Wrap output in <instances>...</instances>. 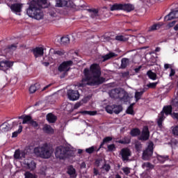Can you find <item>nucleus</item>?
<instances>
[{"mask_svg": "<svg viewBox=\"0 0 178 178\" xmlns=\"http://www.w3.org/2000/svg\"><path fill=\"white\" fill-rule=\"evenodd\" d=\"M84 79H82L79 87L84 86H98L105 81V79L101 77V67L98 64H92L90 69L85 68L83 70Z\"/></svg>", "mask_w": 178, "mask_h": 178, "instance_id": "f257e3e1", "label": "nucleus"}, {"mask_svg": "<svg viewBox=\"0 0 178 178\" xmlns=\"http://www.w3.org/2000/svg\"><path fill=\"white\" fill-rule=\"evenodd\" d=\"M47 3V0H33L29 3V6L26 9V14L29 17L35 20H41L44 19V12L41 10V8H44L43 5Z\"/></svg>", "mask_w": 178, "mask_h": 178, "instance_id": "f03ea898", "label": "nucleus"}, {"mask_svg": "<svg viewBox=\"0 0 178 178\" xmlns=\"http://www.w3.org/2000/svg\"><path fill=\"white\" fill-rule=\"evenodd\" d=\"M34 154L42 159H49L54 154V149L48 144L42 145L34 149Z\"/></svg>", "mask_w": 178, "mask_h": 178, "instance_id": "7ed1b4c3", "label": "nucleus"}, {"mask_svg": "<svg viewBox=\"0 0 178 178\" xmlns=\"http://www.w3.org/2000/svg\"><path fill=\"white\" fill-rule=\"evenodd\" d=\"M74 155V151L70 149L69 147H58L55 150V156L57 159H65Z\"/></svg>", "mask_w": 178, "mask_h": 178, "instance_id": "20e7f679", "label": "nucleus"}, {"mask_svg": "<svg viewBox=\"0 0 178 178\" xmlns=\"http://www.w3.org/2000/svg\"><path fill=\"white\" fill-rule=\"evenodd\" d=\"M110 97L111 98H120L122 102H127L129 101V95L124 91L120 89H114L110 92Z\"/></svg>", "mask_w": 178, "mask_h": 178, "instance_id": "39448f33", "label": "nucleus"}, {"mask_svg": "<svg viewBox=\"0 0 178 178\" xmlns=\"http://www.w3.org/2000/svg\"><path fill=\"white\" fill-rule=\"evenodd\" d=\"M172 113V106H164L163 111L159 115V119L157 120V124L159 127H162V122L165 120V114L166 115Z\"/></svg>", "mask_w": 178, "mask_h": 178, "instance_id": "423d86ee", "label": "nucleus"}, {"mask_svg": "<svg viewBox=\"0 0 178 178\" xmlns=\"http://www.w3.org/2000/svg\"><path fill=\"white\" fill-rule=\"evenodd\" d=\"M154 152V143L152 142H149L147 145V148L143 152L142 158L144 161H148L151 156H152V154Z\"/></svg>", "mask_w": 178, "mask_h": 178, "instance_id": "0eeeda50", "label": "nucleus"}, {"mask_svg": "<svg viewBox=\"0 0 178 178\" xmlns=\"http://www.w3.org/2000/svg\"><path fill=\"white\" fill-rule=\"evenodd\" d=\"M72 65H73V61L72 60L64 61L58 67V70L59 72H69V70H70V67Z\"/></svg>", "mask_w": 178, "mask_h": 178, "instance_id": "6e6552de", "label": "nucleus"}, {"mask_svg": "<svg viewBox=\"0 0 178 178\" xmlns=\"http://www.w3.org/2000/svg\"><path fill=\"white\" fill-rule=\"evenodd\" d=\"M67 97L70 101H77L80 98V93L77 90H69Z\"/></svg>", "mask_w": 178, "mask_h": 178, "instance_id": "1a4fd4ad", "label": "nucleus"}, {"mask_svg": "<svg viewBox=\"0 0 178 178\" xmlns=\"http://www.w3.org/2000/svg\"><path fill=\"white\" fill-rule=\"evenodd\" d=\"M17 126V122H14L13 124H9L8 122H4L2 124L0 127V130L3 132L5 133L6 131H9L10 130H12L13 129V126Z\"/></svg>", "mask_w": 178, "mask_h": 178, "instance_id": "9d476101", "label": "nucleus"}, {"mask_svg": "<svg viewBox=\"0 0 178 178\" xmlns=\"http://www.w3.org/2000/svg\"><path fill=\"white\" fill-rule=\"evenodd\" d=\"M120 154L122 161H129V158L131 156V152L129 148H124L121 149Z\"/></svg>", "mask_w": 178, "mask_h": 178, "instance_id": "9b49d317", "label": "nucleus"}, {"mask_svg": "<svg viewBox=\"0 0 178 178\" xmlns=\"http://www.w3.org/2000/svg\"><path fill=\"white\" fill-rule=\"evenodd\" d=\"M13 66V62L5 60L0 62V68L1 70H8Z\"/></svg>", "mask_w": 178, "mask_h": 178, "instance_id": "f8f14e48", "label": "nucleus"}, {"mask_svg": "<svg viewBox=\"0 0 178 178\" xmlns=\"http://www.w3.org/2000/svg\"><path fill=\"white\" fill-rule=\"evenodd\" d=\"M173 19H178V10L171 11L165 17L164 20L165 22H169L170 20H173Z\"/></svg>", "mask_w": 178, "mask_h": 178, "instance_id": "ddd939ff", "label": "nucleus"}, {"mask_svg": "<svg viewBox=\"0 0 178 178\" xmlns=\"http://www.w3.org/2000/svg\"><path fill=\"white\" fill-rule=\"evenodd\" d=\"M12 12L15 13H20L22 12V8H23V4L22 3H14L10 6Z\"/></svg>", "mask_w": 178, "mask_h": 178, "instance_id": "4468645a", "label": "nucleus"}, {"mask_svg": "<svg viewBox=\"0 0 178 178\" xmlns=\"http://www.w3.org/2000/svg\"><path fill=\"white\" fill-rule=\"evenodd\" d=\"M33 55L36 58H40L44 55V48L43 47H35L33 49Z\"/></svg>", "mask_w": 178, "mask_h": 178, "instance_id": "2eb2a0df", "label": "nucleus"}, {"mask_svg": "<svg viewBox=\"0 0 178 178\" xmlns=\"http://www.w3.org/2000/svg\"><path fill=\"white\" fill-rule=\"evenodd\" d=\"M24 167L29 170H34L35 168V163L32 161L25 160L24 162Z\"/></svg>", "mask_w": 178, "mask_h": 178, "instance_id": "dca6fc26", "label": "nucleus"}, {"mask_svg": "<svg viewBox=\"0 0 178 178\" xmlns=\"http://www.w3.org/2000/svg\"><path fill=\"white\" fill-rule=\"evenodd\" d=\"M14 158L15 159H23L26 158V152L23 150H16L14 154Z\"/></svg>", "mask_w": 178, "mask_h": 178, "instance_id": "f3484780", "label": "nucleus"}, {"mask_svg": "<svg viewBox=\"0 0 178 178\" xmlns=\"http://www.w3.org/2000/svg\"><path fill=\"white\" fill-rule=\"evenodd\" d=\"M149 138V131L148 130V127H143L142 134L140 136V140H148Z\"/></svg>", "mask_w": 178, "mask_h": 178, "instance_id": "a211bd4d", "label": "nucleus"}, {"mask_svg": "<svg viewBox=\"0 0 178 178\" xmlns=\"http://www.w3.org/2000/svg\"><path fill=\"white\" fill-rule=\"evenodd\" d=\"M123 4L122 3H114L110 6V10L113 12L114 10H122Z\"/></svg>", "mask_w": 178, "mask_h": 178, "instance_id": "6ab92c4d", "label": "nucleus"}, {"mask_svg": "<svg viewBox=\"0 0 178 178\" xmlns=\"http://www.w3.org/2000/svg\"><path fill=\"white\" fill-rule=\"evenodd\" d=\"M18 118L23 119V122H22L23 124H30V123H31V121L33 120V119L29 115H26L24 117L21 116V117H19Z\"/></svg>", "mask_w": 178, "mask_h": 178, "instance_id": "aec40b11", "label": "nucleus"}, {"mask_svg": "<svg viewBox=\"0 0 178 178\" xmlns=\"http://www.w3.org/2000/svg\"><path fill=\"white\" fill-rule=\"evenodd\" d=\"M67 0H56V6L57 8H63V6L67 5Z\"/></svg>", "mask_w": 178, "mask_h": 178, "instance_id": "412c9836", "label": "nucleus"}, {"mask_svg": "<svg viewBox=\"0 0 178 178\" xmlns=\"http://www.w3.org/2000/svg\"><path fill=\"white\" fill-rule=\"evenodd\" d=\"M122 10H125V12H131V10H134V6L132 4H122Z\"/></svg>", "mask_w": 178, "mask_h": 178, "instance_id": "4be33fe9", "label": "nucleus"}, {"mask_svg": "<svg viewBox=\"0 0 178 178\" xmlns=\"http://www.w3.org/2000/svg\"><path fill=\"white\" fill-rule=\"evenodd\" d=\"M67 173L71 177H76V170L74 169V168H73V166L68 167Z\"/></svg>", "mask_w": 178, "mask_h": 178, "instance_id": "5701e85b", "label": "nucleus"}, {"mask_svg": "<svg viewBox=\"0 0 178 178\" xmlns=\"http://www.w3.org/2000/svg\"><path fill=\"white\" fill-rule=\"evenodd\" d=\"M47 119L49 123H55L56 122V116L52 113H49L47 115Z\"/></svg>", "mask_w": 178, "mask_h": 178, "instance_id": "b1692460", "label": "nucleus"}, {"mask_svg": "<svg viewBox=\"0 0 178 178\" xmlns=\"http://www.w3.org/2000/svg\"><path fill=\"white\" fill-rule=\"evenodd\" d=\"M38 88H40V84L35 83L30 86L29 92L31 94H34V92H35V91H37V90H38Z\"/></svg>", "mask_w": 178, "mask_h": 178, "instance_id": "393cba45", "label": "nucleus"}, {"mask_svg": "<svg viewBox=\"0 0 178 178\" xmlns=\"http://www.w3.org/2000/svg\"><path fill=\"white\" fill-rule=\"evenodd\" d=\"M43 131L44 133H47V134H52L54 133V129H52V127L48 124H45L44 126Z\"/></svg>", "mask_w": 178, "mask_h": 178, "instance_id": "a878e982", "label": "nucleus"}, {"mask_svg": "<svg viewBox=\"0 0 178 178\" xmlns=\"http://www.w3.org/2000/svg\"><path fill=\"white\" fill-rule=\"evenodd\" d=\"M162 26H163V24L161 22L154 24L149 29V31H155V30H159V29H161Z\"/></svg>", "mask_w": 178, "mask_h": 178, "instance_id": "bb28decb", "label": "nucleus"}, {"mask_svg": "<svg viewBox=\"0 0 178 178\" xmlns=\"http://www.w3.org/2000/svg\"><path fill=\"white\" fill-rule=\"evenodd\" d=\"M50 52L54 54V55H59L60 56L65 55V51L63 50H54V49H51Z\"/></svg>", "mask_w": 178, "mask_h": 178, "instance_id": "cd10ccee", "label": "nucleus"}, {"mask_svg": "<svg viewBox=\"0 0 178 178\" xmlns=\"http://www.w3.org/2000/svg\"><path fill=\"white\" fill-rule=\"evenodd\" d=\"M129 65V58H122L121 60V67L122 69H125Z\"/></svg>", "mask_w": 178, "mask_h": 178, "instance_id": "c85d7f7f", "label": "nucleus"}, {"mask_svg": "<svg viewBox=\"0 0 178 178\" xmlns=\"http://www.w3.org/2000/svg\"><path fill=\"white\" fill-rule=\"evenodd\" d=\"M122 111H123V108L122 107V106L118 105H114V109H113V113H120V112H122Z\"/></svg>", "mask_w": 178, "mask_h": 178, "instance_id": "c756f323", "label": "nucleus"}, {"mask_svg": "<svg viewBox=\"0 0 178 178\" xmlns=\"http://www.w3.org/2000/svg\"><path fill=\"white\" fill-rule=\"evenodd\" d=\"M157 159L161 163H163L165 161H168L169 159V157L168 156H157Z\"/></svg>", "mask_w": 178, "mask_h": 178, "instance_id": "7c9ffc66", "label": "nucleus"}, {"mask_svg": "<svg viewBox=\"0 0 178 178\" xmlns=\"http://www.w3.org/2000/svg\"><path fill=\"white\" fill-rule=\"evenodd\" d=\"M82 115H90V116H95L97 115V111H81Z\"/></svg>", "mask_w": 178, "mask_h": 178, "instance_id": "2f4dec72", "label": "nucleus"}, {"mask_svg": "<svg viewBox=\"0 0 178 178\" xmlns=\"http://www.w3.org/2000/svg\"><path fill=\"white\" fill-rule=\"evenodd\" d=\"M60 42L61 44H69L70 42V39L69 38V36H64L60 38Z\"/></svg>", "mask_w": 178, "mask_h": 178, "instance_id": "473e14b6", "label": "nucleus"}, {"mask_svg": "<svg viewBox=\"0 0 178 178\" xmlns=\"http://www.w3.org/2000/svg\"><path fill=\"white\" fill-rule=\"evenodd\" d=\"M144 94V92H135V99H136V102H138L139 99H141V97Z\"/></svg>", "mask_w": 178, "mask_h": 178, "instance_id": "72a5a7b5", "label": "nucleus"}, {"mask_svg": "<svg viewBox=\"0 0 178 178\" xmlns=\"http://www.w3.org/2000/svg\"><path fill=\"white\" fill-rule=\"evenodd\" d=\"M115 108V105H108L106 107V111L107 113H113V109Z\"/></svg>", "mask_w": 178, "mask_h": 178, "instance_id": "f704fd0d", "label": "nucleus"}, {"mask_svg": "<svg viewBox=\"0 0 178 178\" xmlns=\"http://www.w3.org/2000/svg\"><path fill=\"white\" fill-rule=\"evenodd\" d=\"M114 56H116V54H115V53H109L108 54L103 56L104 61L108 60V59H111V58H114Z\"/></svg>", "mask_w": 178, "mask_h": 178, "instance_id": "c9c22d12", "label": "nucleus"}, {"mask_svg": "<svg viewBox=\"0 0 178 178\" xmlns=\"http://www.w3.org/2000/svg\"><path fill=\"white\" fill-rule=\"evenodd\" d=\"M135 147H136V151H138V152H141V151L143 149V145H141V143L140 142H136Z\"/></svg>", "mask_w": 178, "mask_h": 178, "instance_id": "e433bc0d", "label": "nucleus"}, {"mask_svg": "<svg viewBox=\"0 0 178 178\" xmlns=\"http://www.w3.org/2000/svg\"><path fill=\"white\" fill-rule=\"evenodd\" d=\"M147 76L149 77L152 80H156V74L152 72V71H148L147 72Z\"/></svg>", "mask_w": 178, "mask_h": 178, "instance_id": "4c0bfd02", "label": "nucleus"}, {"mask_svg": "<svg viewBox=\"0 0 178 178\" xmlns=\"http://www.w3.org/2000/svg\"><path fill=\"white\" fill-rule=\"evenodd\" d=\"M133 106H134V103L131 104L127 110V113L129 115H133L134 113V111L133 110Z\"/></svg>", "mask_w": 178, "mask_h": 178, "instance_id": "58836bf2", "label": "nucleus"}, {"mask_svg": "<svg viewBox=\"0 0 178 178\" xmlns=\"http://www.w3.org/2000/svg\"><path fill=\"white\" fill-rule=\"evenodd\" d=\"M22 130H23V127H22L20 125L19 127V129L17 131H16L13 133L12 137H13V138L16 137L17 136L20 134V133H22Z\"/></svg>", "mask_w": 178, "mask_h": 178, "instance_id": "ea45409f", "label": "nucleus"}, {"mask_svg": "<svg viewBox=\"0 0 178 178\" xmlns=\"http://www.w3.org/2000/svg\"><path fill=\"white\" fill-rule=\"evenodd\" d=\"M143 169H145V168H147V169H154V165H152L149 163H144L143 164Z\"/></svg>", "mask_w": 178, "mask_h": 178, "instance_id": "a19ab883", "label": "nucleus"}, {"mask_svg": "<svg viewBox=\"0 0 178 178\" xmlns=\"http://www.w3.org/2000/svg\"><path fill=\"white\" fill-rule=\"evenodd\" d=\"M109 141H112V138L111 137H106L105 138H104L103 142L102 143V144L100 145V147H102V146L104 144H106V143H109Z\"/></svg>", "mask_w": 178, "mask_h": 178, "instance_id": "79ce46f5", "label": "nucleus"}, {"mask_svg": "<svg viewBox=\"0 0 178 178\" xmlns=\"http://www.w3.org/2000/svg\"><path fill=\"white\" fill-rule=\"evenodd\" d=\"M25 178H37L35 175L31 174L30 172H26L24 174Z\"/></svg>", "mask_w": 178, "mask_h": 178, "instance_id": "37998d69", "label": "nucleus"}, {"mask_svg": "<svg viewBox=\"0 0 178 178\" xmlns=\"http://www.w3.org/2000/svg\"><path fill=\"white\" fill-rule=\"evenodd\" d=\"M131 134L133 136H138L140 134V130L138 129H134L131 131Z\"/></svg>", "mask_w": 178, "mask_h": 178, "instance_id": "c03bdc74", "label": "nucleus"}, {"mask_svg": "<svg viewBox=\"0 0 178 178\" xmlns=\"http://www.w3.org/2000/svg\"><path fill=\"white\" fill-rule=\"evenodd\" d=\"M117 41H127V38H124L123 35H118L115 37Z\"/></svg>", "mask_w": 178, "mask_h": 178, "instance_id": "a18cd8bd", "label": "nucleus"}, {"mask_svg": "<svg viewBox=\"0 0 178 178\" xmlns=\"http://www.w3.org/2000/svg\"><path fill=\"white\" fill-rule=\"evenodd\" d=\"M110 169H111V166H109V165H108V164H105L102 167V172H103V173H105V172H109Z\"/></svg>", "mask_w": 178, "mask_h": 178, "instance_id": "49530a36", "label": "nucleus"}, {"mask_svg": "<svg viewBox=\"0 0 178 178\" xmlns=\"http://www.w3.org/2000/svg\"><path fill=\"white\" fill-rule=\"evenodd\" d=\"M94 151H95V148L94 147V146L87 148L86 149V152H87V154H92Z\"/></svg>", "mask_w": 178, "mask_h": 178, "instance_id": "de8ad7c7", "label": "nucleus"}, {"mask_svg": "<svg viewBox=\"0 0 178 178\" xmlns=\"http://www.w3.org/2000/svg\"><path fill=\"white\" fill-rule=\"evenodd\" d=\"M107 148H108V151H110V152L115 151V149H116V147H115V145L113 144L108 145L107 146Z\"/></svg>", "mask_w": 178, "mask_h": 178, "instance_id": "09e8293b", "label": "nucleus"}, {"mask_svg": "<svg viewBox=\"0 0 178 178\" xmlns=\"http://www.w3.org/2000/svg\"><path fill=\"white\" fill-rule=\"evenodd\" d=\"M172 134L174 136H178V126L172 128Z\"/></svg>", "mask_w": 178, "mask_h": 178, "instance_id": "8fccbe9b", "label": "nucleus"}, {"mask_svg": "<svg viewBox=\"0 0 178 178\" xmlns=\"http://www.w3.org/2000/svg\"><path fill=\"white\" fill-rule=\"evenodd\" d=\"M122 171L125 175H129L130 173V168L129 167L123 168Z\"/></svg>", "mask_w": 178, "mask_h": 178, "instance_id": "3c124183", "label": "nucleus"}, {"mask_svg": "<svg viewBox=\"0 0 178 178\" xmlns=\"http://www.w3.org/2000/svg\"><path fill=\"white\" fill-rule=\"evenodd\" d=\"M122 76L124 77V79H129V72H122Z\"/></svg>", "mask_w": 178, "mask_h": 178, "instance_id": "603ef678", "label": "nucleus"}, {"mask_svg": "<svg viewBox=\"0 0 178 178\" xmlns=\"http://www.w3.org/2000/svg\"><path fill=\"white\" fill-rule=\"evenodd\" d=\"M30 124H31V126H33V127H38V123H37V122L34 121L32 120V121L31 122Z\"/></svg>", "mask_w": 178, "mask_h": 178, "instance_id": "864d4df0", "label": "nucleus"}, {"mask_svg": "<svg viewBox=\"0 0 178 178\" xmlns=\"http://www.w3.org/2000/svg\"><path fill=\"white\" fill-rule=\"evenodd\" d=\"M147 87H149V88H155V87H156V83H151L147 85Z\"/></svg>", "mask_w": 178, "mask_h": 178, "instance_id": "5fc2aeb1", "label": "nucleus"}, {"mask_svg": "<svg viewBox=\"0 0 178 178\" xmlns=\"http://www.w3.org/2000/svg\"><path fill=\"white\" fill-rule=\"evenodd\" d=\"M138 41L139 42H140V44H143V42H144L145 41V38L144 37H140L138 38Z\"/></svg>", "mask_w": 178, "mask_h": 178, "instance_id": "6e6d98bb", "label": "nucleus"}, {"mask_svg": "<svg viewBox=\"0 0 178 178\" xmlns=\"http://www.w3.org/2000/svg\"><path fill=\"white\" fill-rule=\"evenodd\" d=\"M51 86H52V84H49V85L44 86L43 88V89L42 90V91H47V90H48L49 88V87H51Z\"/></svg>", "mask_w": 178, "mask_h": 178, "instance_id": "4d7b16f0", "label": "nucleus"}, {"mask_svg": "<svg viewBox=\"0 0 178 178\" xmlns=\"http://www.w3.org/2000/svg\"><path fill=\"white\" fill-rule=\"evenodd\" d=\"M171 116L173 118V119H178V113H174L171 114Z\"/></svg>", "mask_w": 178, "mask_h": 178, "instance_id": "13d9d810", "label": "nucleus"}, {"mask_svg": "<svg viewBox=\"0 0 178 178\" xmlns=\"http://www.w3.org/2000/svg\"><path fill=\"white\" fill-rule=\"evenodd\" d=\"M8 49L10 50V51H15V49H16V46H15V45H11V46H10L9 47H8Z\"/></svg>", "mask_w": 178, "mask_h": 178, "instance_id": "bf43d9fd", "label": "nucleus"}, {"mask_svg": "<svg viewBox=\"0 0 178 178\" xmlns=\"http://www.w3.org/2000/svg\"><path fill=\"white\" fill-rule=\"evenodd\" d=\"M176 72L175 71V70L171 69L170 73V77H172V76H175Z\"/></svg>", "mask_w": 178, "mask_h": 178, "instance_id": "052dcab7", "label": "nucleus"}, {"mask_svg": "<svg viewBox=\"0 0 178 178\" xmlns=\"http://www.w3.org/2000/svg\"><path fill=\"white\" fill-rule=\"evenodd\" d=\"M120 143L121 144H129V143H130V140H127V141H123V140H120Z\"/></svg>", "mask_w": 178, "mask_h": 178, "instance_id": "680f3d73", "label": "nucleus"}, {"mask_svg": "<svg viewBox=\"0 0 178 178\" xmlns=\"http://www.w3.org/2000/svg\"><path fill=\"white\" fill-rule=\"evenodd\" d=\"M81 104L80 103H76L75 105H74V109H77L78 108H80L81 106Z\"/></svg>", "mask_w": 178, "mask_h": 178, "instance_id": "e2e57ef3", "label": "nucleus"}, {"mask_svg": "<svg viewBox=\"0 0 178 178\" xmlns=\"http://www.w3.org/2000/svg\"><path fill=\"white\" fill-rule=\"evenodd\" d=\"M174 24H176V22L173 21L172 22H170L168 26L169 27H173Z\"/></svg>", "mask_w": 178, "mask_h": 178, "instance_id": "0e129e2a", "label": "nucleus"}, {"mask_svg": "<svg viewBox=\"0 0 178 178\" xmlns=\"http://www.w3.org/2000/svg\"><path fill=\"white\" fill-rule=\"evenodd\" d=\"M97 13H98V11L97 10H93L92 15H94V16L92 15V17H95V16H97Z\"/></svg>", "mask_w": 178, "mask_h": 178, "instance_id": "69168bd1", "label": "nucleus"}, {"mask_svg": "<svg viewBox=\"0 0 178 178\" xmlns=\"http://www.w3.org/2000/svg\"><path fill=\"white\" fill-rule=\"evenodd\" d=\"M99 172L97 169L94 168V175H99Z\"/></svg>", "mask_w": 178, "mask_h": 178, "instance_id": "338daca9", "label": "nucleus"}, {"mask_svg": "<svg viewBox=\"0 0 178 178\" xmlns=\"http://www.w3.org/2000/svg\"><path fill=\"white\" fill-rule=\"evenodd\" d=\"M174 30L177 31V30H178V24L174 27Z\"/></svg>", "mask_w": 178, "mask_h": 178, "instance_id": "774afa93", "label": "nucleus"}]
</instances>
